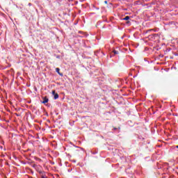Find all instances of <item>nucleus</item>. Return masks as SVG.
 <instances>
[{"mask_svg":"<svg viewBox=\"0 0 178 178\" xmlns=\"http://www.w3.org/2000/svg\"><path fill=\"white\" fill-rule=\"evenodd\" d=\"M113 56H116V55H119L120 54V49L119 48L113 49Z\"/></svg>","mask_w":178,"mask_h":178,"instance_id":"nucleus-1","label":"nucleus"},{"mask_svg":"<svg viewBox=\"0 0 178 178\" xmlns=\"http://www.w3.org/2000/svg\"><path fill=\"white\" fill-rule=\"evenodd\" d=\"M104 3H108V1H104Z\"/></svg>","mask_w":178,"mask_h":178,"instance_id":"nucleus-9","label":"nucleus"},{"mask_svg":"<svg viewBox=\"0 0 178 178\" xmlns=\"http://www.w3.org/2000/svg\"><path fill=\"white\" fill-rule=\"evenodd\" d=\"M56 93L55 90H52V95H56Z\"/></svg>","mask_w":178,"mask_h":178,"instance_id":"nucleus-8","label":"nucleus"},{"mask_svg":"<svg viewBox=\"0 0 178 178\" xmlns=\"http://www.w3.org/2000/svg\"><path fill=\"white\" fill-rule=\"evenodd\" d=\"M58 98H59V95L58 93H56L54 95V99H58Z\"/></svg>","mask_w":178,"mask_h":178,"instance_id":"nucleus-4","label":"nucleus"},{"mask_svg":"<svg viewBox=\"0 0 178 178\" xmlns=\"http://www.w3.org/2000/svg\"><path fill=\"white\" fill-rule=\"evenodd\" d=\"M49 101L47 97H43V102L42 104H47V102Z\"/></svg>","mask_w":178,"mask_h":178,"instance_id":"nucleus-2","label":"nucleus"},{"mask_svg":"<svg viewBox=\"0 0 178 178\" xmlns=\"http://www.w3.org/2000/svg\"><path fill=\"white\" fill-rule=\"evenodd\" d=\"M176 147H177V148H178V145H177Z\"/></svg>","mask_w":178,"mask_h":178,"instance_id":"nucleus-12","label":"nucleus"},{"mask_svg":"<svg viewBox=\"0 0 178 178\" xmlns=\"http://www.w3.org/2000/svg\"><path fill=\"white\" fill-rule=\"evenodd\" d=\"M56 73H58V74H59L60 76H63V74L60 73V69L59 68H56Z\"/></svg>","mask_w":178,"mask_h":178,"instance_id":"nucleus-3","label":"nucleus"},{"mask_svg":"<svg viewBox=\"0 0 178 178\" xmlns=\"http://www.w3.org/2000/svg\"><path fill=\"white\" fill-rule=\"evenodd\" d=\"M114 130H120V127H118V128L114 127Z\"/></svg>","mask_w":178,"mask_h":178,"instance_id":"nucleus-7","label":"nucleus"},{"mask_svg":"<svg viewBox=\"0 0 178 178\" xmlns=\"http://www.w3.org/2000/svg\"><path fill=\"white\" fill-rule=\"evenodd\" d=\"M130 19V17L129 16H126L124 18H123V20H129Z\"/></svg>","mask_w":178,"mask_h":178,"instance_id":"nucleus-5","label":"nucleus"},{"mask_svg":"<svg viewBox=\"0 0 178 178\" xmlns=\"http://www.w3.org/2000/svg\"><path fill=\"white\" fill-rule=\"evenodd\" d=\"M15 115H16L17 116H20V115H19V114H17V113H16Z\"/></svg>","mask_w":178,"mask_h":178,"instance_id":"nucleus-10","label":"nucleus"},{"mask_svg":"<svg viewBox=\"0 0 178 178\" xmlns=\"http://www.w3.org/2000/svg\"><path fill=\"white\" fill-rule=\"evenodd\" d=\"M41 178H48V177L46 175H42Z\"/></svg>","mask_w":178,"mask_h":178,"instance_id":"nucleus-6","label":"nucleus"},{"mask_svg":"<svg viewBox=\"0 0 178 178\" xmlns=\"http://www.w3.org/2000/svg\"><path fill=\"white\" fill-rule=\"evenodd\" d=\"M127 23L129 24V23H130V22L128 21V22H127Z\"/></svg>","mask_w":178,"mask_h":178,"instance_id":"nucleus-11","label":"nucleus"}]
</instances>
